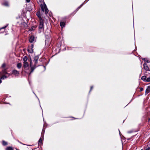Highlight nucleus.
<instances>
[{
  "instance_id": "nucleus-34",
  "label": "nucleus",
  "mask_w": 150,
  "mask_h": 150,
  "mask_svg": "<svg viewBox=\"0 0 150 150\" xmlns=\"http://www.w3.org/2000/svg\"><path fill=\"white\" fill-rule=\"evenodd\" d=\"M150 120V119H149V121Z\"/></svg>"
},
{
  "instance_id": "nucleus-23",
  "label": "nucleus",
  "mask_w": 150,
  "mask_h": 150,
  "mask_svg": "<svg viewBox=\"0 0 150 150\" xmlns=\"http://www.w3.org/2000/svg\"><path fill=\"white\" fill-rule=\"evenodd\" d=\"M6 66V64H5L4 63L2 65V68H4L5 66Z\"/></svg>"
},
{
  "instance_id": "nucleus-36",
  "label": "nucleus",
  "mask_w": 150,
  "mask_h": 150,
  "mask_svg": "<svg viewBox=\"0 0 150 150\" xmlns=\"http://www.w3.org/2000/svg\"><path fill=\"white\" fill-rule=\"evenodd\" d=\"M147 62H149V61H147Z\"/></svg>"
},
{
  "instance_id": "nucleus-14",
  "label": "nucleus",
  "mask_w": 150,
  "mask_h": 150,
  "mask_svg": "<svg viewBox=\"0 0 150 150\" xmlns=\"http://www.w3.org/2000/svg\"><path fill=\"white\" fill-rule=\"evenodd\" d=\"M27 59H28V58H27V57L26 56H25L24 57L23 59L24 62H27L26 61H27Z\"/></svg>"
},
{
  "instance_id": "nucleus-29",
  "label": "nucleus",
  "mask_w": 150,
  "mask_h": 150,
  "mask_svg": "<svg viewBox=\"0 0 150 150\" xmlns=\"http://www.w3.org/2000/svg\"><path fill=\"white\" fill-rule=\"evenodd\" d=\"M93 88V87L92 86H91V89H90V91Z\"/></svg>"
},
{
  "instance_id": "nucleus-22",
  "label": "nucleus",
  "mask_w": 150,
  "mask_h": 150,
  "mask_svg": "<svg viewBox=\"0 0 150 150\" xmlns=\"http://www.w3.org/2000/svg\"><path fill=\"white\" fill-rule=\"evenodd\" d=\"M146 82H150V77H149L148 78H147L146 80Z\"/></svg>"
},
{
  "instance_id": "nucleus-30",
  "label": "nucleus",
  "mask_w": 150,
  "mask_h": 150,
  "mask_svg": "<svg viewBox=\"0 0 150 150\" xmlns=\"http://www.w3.org/2000/svg\"><path fill=\"white\" fill-rule=\"evenodd\" d=\"M33 46H34L33 45H31V47H32V48H33Z\"/></svg>"
},
{
  "instance_id": "nucleus-24",
  "label": "nucleus",
  "mask_w": 150,
  "mask_h": 150,
  "mask_svg": "<svg viewBox=\"0 0 150 150\" xmlns=\"http://www.w3.org/2000/svg\"><path fill=\"white\" fill-rule=\"evenodd\" d=\"M7 25H7L6 26H4V27H2V28H1L0 29V30L3 29H5L7 27Z\"/></svg>"
},
{
  "instance_id": "nucleus-4",
  "label": "nucleus",
  "mask_w": 150,
  "mask_h": 150,
  "mask_svg": "<svg viewBox=\"0 0 150 150\" xmlns=\"http://www.w3.org/2000/svg\"><path fill=\"white\" fill-rule=\"evenodd\" d=\"M29 66V64L27 62H25L23 63V68H24V69H25L26 68L28 67Z\"/></svg>"
},
{
  "instance_id": "nucleus-15",
  "label": "nucleus",
  "mask_w": 150,
  "mask_h": 150,
  "mask_svg": "<svg viewBox=\"0 0 150 150\" xmlns=\"http://www.w3.org/2000/svg\"><path fill=\"white\" fill-rule=\"evenodd\" d=\"M6 150H13L12 147H8L6 148Z\"/></svg>"
},
{
  "instance_id": "nucleus-21",
  "label": "nucleus",
  "mask_w": 150,
  "mask_h": 150,
  "mask_svg": "<svg viewBox=\"0 0 150 150\" xmlns=\"http://www.w3.org/2000/svg\"><path fill=\"white\" fill-rule=\"evenodd\" d=\"M42 139H41V138H40L39 139V140L38 141V142H39V143H40L41 144H42Z\"/></svg>"
},
{
  "instance_id": "nucleus-16",
  "label": "nucleus",
  "mask_w": 150,
  "mask_h": 150,
  "mask_svg": "<svg viewBox=\"0 0 150 150\" xmlns=\"http://www.w3.org/2000/svg\"><path fill=\"white\" fill-rule=\"evenodd\" d=\"M3 5L5 6H8V4L7 2H5L4 3H3Z\"/></svg>"
},
{
  "instance_id": "nucleus-18",
  "label": "nucleus",
  "mask_w": 150,
  "mask_h": 150,
  "mask_svg": "<svg viewBox=\"0 0 150 150\" xmlns=\"http://www.w3.org/2000/svg\"><path fill=\"white\" fill-rule=\"evenodd\" d=\"M7 77L6 76H5V75H4L1 77V79H4V78H6Z\"/></svg>"
},
{
  "instance_id": "nucleus-28",
  "label": "nucleus",
  "mask_w": 150,
  "mask_h": 150,
  "mask_svg": "<svg viewBox=\"0 0 150 150\" xmlns=\"http://www.w3.org/2000/svg\"><path fill=\"white\" fill-rule=\"evenodd\" d=\"M26 1L27 2H29L30 1V0H26Z\"/></svg>"
},
{
  "instance_id": "nucleus-12",
  "label": "nucleus",
  "mask_w": 150,
  "mask_h": 150,
  "mask_svg": "<svg viewBox=\"0 0 150 150\" xmlns=\"http://www.w3.org/2000/svg\"><path fill=\"white\" fill-rule=\"evenodd\" d=\"M36 15L38 17L40 18V20L41 19H42L41 17L40 13L39 12H38L36 14Z\"/></svg>"
},
{
  "instance_id": "nucleus-13",
  "label": "nucleus",
  "mask_w": 150,
  "mask_h": 150,
  "mask_svg": "<svg viewBox=\"0 0 150 150\" xmlns=\"http://www.w3.org/2000/svg\"><path fill=\"white\" fill-rule=\"evenodd\" d=\"M146 76H143L142 77L141 79L142 80L145 81H146Z\"/></svg>"
},
{
  "instance_id": "nucleus-26",
  "label": "nucleus",
  "mask_w": 150,
  "mask_h": 150,
  "mask_svg": "<svg viewBox=\"0 0 150 150\" xmlns=\"http://www.w3.org/2000/svg\"><path fill=\"white\" fill-rule=\"evenodd\" d=\"M143 88H140V91H143Z\"/></svg>"
},
{
  "instance_id": "nucleus-3",
  "label": "nucleus",
  "mask_w": 150,
  "mask_h": 150,
  "mask_svg": "<svg viewBox=\"0 0 150 150\" xmlns=\"http://www.w3.org/2000/svg\"><path fill=\"white\" fill-rule=\"evenodd\" d=\"M30 72L29 74V75H30L31 74L33 71L34 69L36 67V64H35L34 66L33 65L32 62L31 60H30Z\"/></svg>"
},
{
  "instance_id": "nucleus-5",
  "label": "nucleus",
  "mask_w": 150,
  "mask_h": 150,
  "mask_svg": "<svg viewBox=\"0 0 150 150\" xmlns=\"http://www.w3.org/2000/svg\"><path fill=\"white\" fill-rule=\"evenodd\" d=\"M12 73L14 75L18 76L19 74V71H18L16 70H14L12 71Z\"/></svg>"
},
{
  "instance_id": "nucleus-25",
  "label": "nucleus",
  "mask_w": 150,
  "mask_h": 150,
  "mask_svg": "<svg viewBox=\"0 0 150 150\" xmlns=\"http://www.w3.org/2000/svg\"><path fill=\"white\" fill-rule=\"evenodd\" d=\"M33 28H34V27H32V28H31L30 29V31H32V30H34V29H33Z\"/></svg>"
},
{
  "instance_id": "nucleus-8",
  "label": "nucleus",
  "mask_w": 150,
  "mask_h": 150,
  "mask_svg": "<svg viewBox=\"0 0 150 150\" xmlns=\"http://www.w3.org/2000/svg\"><path fill=\"white\" fill-rule=\"evenodd\" d=\"M34 37L33 36H31L30 37V38L29 39V41L30 42L32 43L33 42V41H34Z\"/></svg>"
},
{
  "instance_id": "nucleus-27",
  "label": "nucleus",
  "mask_w": 150,
  "mask_h": 150,
  "mask_svg": "<svg viewBox=\"0 0 150 150\" xmlns=\"http://www.w3.org/2000/svg\"><path fill=\"white\" fill-rule=\"evenodd\" d=\"M146 150H150V148H148L146 149Z\"/></svg>"
},
{
  "instance_id": "nucleus-19",
  "label": "nucleus",
  "mask_w": 150,
  "mask_h": 150,
  "mask_svg": "<svg viewBox=\"0 0 150 150\" xmlns=\"http://www.w3.org/2000/svg\"><path fill=\"white\" fill-rule=\"evenodd\" d=\"M28 52H30V53H33V49H32L31 50V49H28Z\"/></svg>"
},
{
  "instance_id": "nucleus-37",
  "label": "nucleus",
  "mask_w": 150,
  "mask_h": 150,
  "mask_svg": "<svg viewBox=\"0 0 150 150\" xmlns=\"http://www.w3.org/2000/svg\"><path fill=\"white\" fill-rule=\"evenodd\" d=\"M141 150H143V149H141Z\"/></svg>"
},
{
  "instance_id": "nucleus-33",
  "label": "nucleus",
  "mask_w": 150,
  "mask_h": 150,
  "mask_svg": "<svg viewBox=\"0 0 150 150\" xmlns=\"http://www.w3.org/2000/svg\"><path fill=\"white\" fill-rule=\"evenodd\" d=\"M33 48H32V47H31V49H31V50L32 49H33Z\"/></svg>"
},
{
  "instance_id": "nucleus-17",
  "label": "nucleus",
  "mask_w": 150,
  "mask_h": 150,
  "mask_svg": "<svg viewBox=\"0 0 150 150\" xmlns=\"http://www.w3.org/2000/svg\"><path fill=\"white\" fill-rule=\"evenodd\" d=\"M2 144H3V145L4 146H6V145H7V143L4 141H2Z\"/></svg>"
},
{
  "instance_id": "nucleus-32",
  "label": "nucleus",
  "mask_w": 150,
  "mask_h": 150,
  "mask_svg": "<svg viewBox=\"0 0 150 150\" xmlns=\"http://www.w3.org/2000/svg\"><path fill=\"white\" fill-rule=\"evenodd\" d=\"M1 72H0V75H1Z\"/></svg>"
},
{
  "instance_id": "nucleus-7",
  "label": "nucleus",
  "mask_w": 150,
  "mask_h": 150,
  "mask_svg": "<svg viewBox=\"0 0 150 150\" xmlns=\"http://www.w3.org/2000/svg\"><path fill=\"white\" fill-rule=\"evenodd\" d=\"M144 68L146 70L148 71L149 70V68L148 67L147 64L144 63Z\"/></svg>"
},
{
  "instance_id": "nucleus-1",
  "label": "nucleus",
  "mask_w": 150,
  "mask_h": 150,
  "mask_svg": "<svg viewBox=\"0 0 150 150\" xmlns=\"http://www.w3.org/2000/svg\"><path fill=\"white\" fill-rule=\"evenodd\" d=\"M40 7L42 11L45 12V13L47 14L48 12V10L45 4L44 3L43 4H41Z\"/></svg>"
},
{
  "instance_id": "nucleus-9",
  "label": "nucleus",
  "mask_w": 150,
  "mask_h": 150,
  "mask_svg": "<svg viewBox=\"0 0 150 150\" xmlns=\"http://www.w3.org/2000/svg\"><path fill=\"white\" fill-rule=\"evenodd\" d=\"M150 88V86H148V88H147L146 90V94H147V93H148L150 91V90L149 89V88Z\"/></svg>"
},
{
  "instance_id": "nucleus-35",
  "label": "nucleus",
  "mask_w": 150,
  "mask_h": 150,
  "mask_svg": "<svg viewBox=\"0 0 150 150\" xmlns=\"http://www.w3.org/2000/svg\"><path fill=\"white\" fill-rule=\"evenodd\" d=\"M147 62H149V61H147Z\"/></svg>"
},
{
  "instance_id": "nucleus-11",
  "label": "nucleus",
  "mask_w": 150,
  "mask_h": 150,
  "mask_svg": "<svg viewBox=\"0 0 150 150\" xmlns=\"http://www.w3.org/2000/svg\"><path fill=\"white\" fill-rule=\"evenodd\" d=\"M22 67V64L21 63H18L17 64V67L19 69H20Z\"/></svg>"
},
{
  "instance_id": "nucleus-6",
  "label": "nucleus",
  "mask_w": 150,
  "mask_h": 150,
  "mask_svg": "<svg viewBox=\"0 0 150 150\" xmlns=\"http://www.w3.org/2000/svg\"><path fill=\"white\" fill-rule=\"evenodd\" d=\"M39 59V57L37 56H35L34 57V61L35 62V63L36 64L37 63H38V61Z\"/></svg>"
},
{
  "instance_id": "nucleus-31",
  "label": "nucleus",
  "mask_w": 150,
  "mask_h": 150,
  "mask_svg": "<svg viewBox=\"0 0 150 150\" xmlns=\"http://www.w3.org/2000/svg\"><path fill=\"white\" fill-rule=\"evenodd\" d=\"M2 81L0 79V83Z\"/></svg>"
},
{
  "instance_id": "nucleus-20",
  "label": "nucleus",
  "mask_w": 150,
  "mask_h": 150,
  "mask_svg": "<svg viewBox=\"0 0 150 150\" xmlns=\"http://www.w3.org/2000/svg\"><path fill=\"white\" fill-rule=\"evenodd\" d=\"M2 72L3 74H7V72L6 71V70L4 69L2 71Z\"/></svg>"
},
{
  "instance_id": "nucleus-2",
  "label": "nucleus",
  "mask_w": 150,
  "mask_h": 150,
  "mask_svg": "<svg viewBox=\"0 0 150 150\" xmlns=\"http://www.w3.org/2000/svg\"><path fill=\"white\" fill-rule=\"evenodd\" d=\"M39 30L41 31L44 30V22L42 19L40 20V23L39 26Z\"/></svg>"
},
{
  "instance_id": "nucleus-10",
  "label": "nucleus",
  "mask_w": 150,
  "mask_h": 150,
  "mask_svg": "<svg viewBox=\"0 0 150 150\" xmlns=\"http://www.w3.org/2000/svg\"><path fill=\"white\" fill-rule=\"evenodd\" d=\"M65 25V23L64 22H61L60 23V25L62 28L64 27Z\"/></svg>"
}]
</instances>
